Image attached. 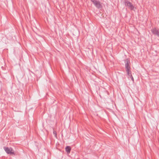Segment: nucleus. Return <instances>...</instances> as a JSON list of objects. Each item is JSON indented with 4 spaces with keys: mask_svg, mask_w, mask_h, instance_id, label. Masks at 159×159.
Here are the masks:
<instances>
[{
    "mask_svg": "<svg viewBox=\"0 0 159 159\" xmlns=\"http://www.w3.org/2000/svg\"><path fill=\"white\" fill-rule=\"evenodd\" d=\"M128 75L130 77V78H131V80L133 81H134V79L132 75L131 71H130V74H128Z\"/></svg>",
    "mask_w": 159,
    "mask_h": 159,
    "instance_id": "obj_7",
    "label": "nucleus"
},
{
    "mask_svg": "<svg viewBox=\"0 0 159 159\" xmlns=\"http://www.w3.org/2000/svg\"><path fill=\"white\" fill-rule=\"evenodd\" d=\"M5 150L6 152L8 154L11 155L14 154V152L13 151L12 149L11 148H6Z\"/></svg>",
    "mask_w": 159,
    "mask_h": 159,
    "instance_id": "obj_4",
    "label": "nucleus"
},
{
    "mask_svg": "<svg viewBox=\"0 0 159 159\" xmlns=\"http://www.w3.org/2000/svg\"><path fill=\"white\" fill-rule=\"evenodd\" d=\"M53 134L55 136L56 138H57V134L56 131L53 130Z\"/></svg>",
    "mask_w": 159,
    "mask_h": 159,
    "instance_id": "obj_8",
    "label": "nucleus"
},
{
    "mask_svg": "<svg viewBox=\"0 0 159 159\" xmlns=\"http://www.w3.org/2000/svg\"><path fill=\"white\" fill-rule=\"evenodd\" d=\"M91 1L97 8L98 9L102 8V6L99 1L96 0H91Z\"/></svg>",
    "mask_w": 159,
    "mask_h": 159,
    "instance_id": "obj_3",
    "label": "nucleus"
},
{
    "mask_svg": "<svg viewBox=\"0 0 159 159\" xmlns=\"http://www.w3.org/2000/svg\"><path fill=\"white\" fill-rule=\"evenodd\" d=\"M71 148L70 146H67L65 148L66 151L69 154L70 152Z\"/></svg>",
    "mask_w": 159,
    "mask_h": 159,
    "instance_id": "obj_6",
    "label": "nucleus"
},
{
    "mask_svg": "<svg viewBox=\"0 0 159 159\" xmlns=\"http://www.w3.org/2000/svg\"><path fill=\"white\" fill-rule=\"evenodd\" d=\"M124 3L126 7L130 9L131 10H133L134 7L131 2L127 0H125Z\"/></svg>",
    "mask_w": 159,
    "mask_h": 159,
    "instance_id": "obj_2",
    "label": "nucleus"
},
{
    "mask_svg": "<svg viewBox=\"0 0 159 159\" xmlns=\"http://www.w3.org/2000/svg\"><path fill=\"white\" fill-rule=\"evenodd\" d=\"M125 68L127 73L128 74H130V71H131V70L130 66V62L128 58L125 60Z\"/></svg>",
    "mask_w": 159,
    "mask_h": 159,
    "instance_id": "obj_1",
    "label": "nucleus"
},
{
    "mask_svg": "<svg viewBox=\"0 0 159 159\" xmlns=\"http://www.w3.org/2000/svg\"><path fill=\"white\" fill-rule=\"evenodd\" d=\"M151 31L153 34L159 37V31L158 29L156 28H153L152 29Z\"/></svg>",
    "mask_w": 159,
    "mask_h": 159,
    "instance_id": "obj_5",
    "label": "nucleus"
}]
</instances>
